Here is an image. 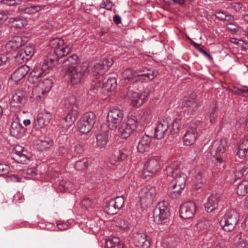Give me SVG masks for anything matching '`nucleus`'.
<instances>
[{
    "mask_svg": "<svg viewBox=\"0 0 248 248\" xmlns=\"http://www.w3.org/2000/svg\"><path fill=\"white\" fill-rule=\"evenodd\" d=\"M180 164L178 162H173L166 168V171L168 176L172 177L173 179L171 182V186L174 190L171 194L172 198H177L181 193V190L185 187L187 178L186 174L179 170Z\"/></svg>",
    "mask_w": 248,
    "mask_h": 248,
    "instance_id": "obj_1",
    "label": "nucleus"
},
{
    "mask_svg": "<svg viewBox=\"0 0 248 248\" xmlns=\"http://www.w3.org/2000/svg\"><path fill=\"white\" fill-rule=\"evenodd\" d=\"M62 105L66 109L67 115L61 120V123L63 128L67 130L76 121L79 108L73 95L64 98L62 102Z\"/></svg>",
    "mask_w": 248,
    "mask_h": 248,
    "instance_id": "obj_2",
    "label": "nucleus"
},
{
    "mask_svg": "<svg viewBox=\"0 0 248 248\" xmlns=\"http://www.w3.org/2000/svg\"><path fill=\"white\" fill-rule=\"evenodd\" d=\"M227 144L228 142L226 139L213 141L206 151L207 155L208 157H216L217 161L219 163H223Z\"/></svg>",
    "mask_w": 248,
    "mask_h": 248,
    "instance_id": "obj_3",
    "label": "nucleus"
},
{
    "mask_svg": "<svg viewBox=\"0 0 248 248\" xmlns=\"http://www.w3.org/2000/svg\"><path fill=\"white\" fill-rule=\"evenodd\" d=\"M138 119L136 116H130L126 122L124 121L115 130H117L118 135L122 139H126L130 136L133 131L137 128Z\"/></svg>",
    "mask_w": 248,
    "mask_h": 248,
    "instance_id": "obj_4",
    "label": "nucleus"
},
{
    "mask_svg": "<svg viewBox=\"0 0 248 248\" xmlns=\"http://www.w3.org/2000/svg\"><path fill=\"white\" fill-rule=\"evenodd\" d=\"M52 64L48 61L44 60V62L39 66L35 67L29 74L28 80L31 83L38 84L42 79L50 71Z\"/></svg>",
    "mask_w": 248,
    "mask_h": 248,
    "instance_id": "obj_5",
    "label": "nucleus"
},
{
    "mask_svg": "<svg viewBox=\"0 0 248 248\" xmlns=\"http://www.w3.org/2000/svg\"><path fill=\"white\" fill-rule=\"evenodd\" d=\"M88 62H84L78 66H71L66 70V74L70 77L73 84L80 83L85 72H88Z\"/></svg>",
    "mask_w": 248,
    "mask_h": 248,
    "instance_id": "obj_6",
    "label": "nucleus"
},
{
    "mask_svg": "<svg viewBox=\"0 0 248 248\" xmlns=\"http://www.w3.org/2000/svg\"><path fill=\"white\" fill-rule=\"evenodd\" d=\"M239 219V214L234 210H228L220 221L223 230L230 232L234 229Z\"/></svg>",
    "mask_w": 248,
    "mask_h": 248,
    "instance_id": "obj_7",
    "label": "nucleus"
},
{
    "mask_svg": "<svg viewBox=\"0 0 248 248\" xmlns=\"http://www.w3.org/2000/svg\"><path fill=\"white\" fill-rule=\"evenodd\" d=\"M169 215L168 203L163 201L160 202L154 210V219L158 225H163L167 222Z\"/></svg>",
    "mask_w": 248,
    "mask_h": 248,
    "instance_id": "obj_8",
    "label": "nucleus"
},
{
    "mask_svg": "<svg viewBox=\"0 0 248 248\" xmlns=\"http://www.w3.org/2000/svg\"><path fill=\"white\" fill-rule=\"evenodd\" d=\"M96 122L95 115L93 112L84 113L78 123V128L80 133H88L93 128Z\"/></svg>",
    "mask_w": 248,
    "mask_h": 248,
    "instance_id": "obj_9",
    "label": "nucleus"
},
{
    "mask_svg": "<svg viewBox=\"0 0 248 248\" xmlns=\"http://www.w3.org/2000/svg\"><path fill=\"white\" fill-rule=\"evenodd\" d=\"M108 126L111 129H115L117 126L125 121L123 111L118 108H112L108 113Z\"/></svg>",
    "mask_w": 248,
    "mask_h": 248,
    "instance_id": "obj_10",
    "label": "nucleus"
},
{
    "mask_svg": "<svg viewBox=\"0 0 248 248\" xmlns=\"http://www.w3.org/2000/svg\"><path fill=\"white\" fill-rule=\"evenodd\" d=\"M198 129L197 123H192L187 125L183 137L184 145L190 146L194 144L199 136Z\"/></svg>",
    "mask_w": 248,
    "mask_h": 248,
    "instance_id": "obj_11",
    "label": "nucleus"
},
{
    "mask_svg": "<svg viewBox=\"0 0 248 248\" xmlns=\"http://www.w3.org/2000/svg\"><path fill=\"white\" fill-rule=\"evenodd\" d=\"M160 157L152 156L145 161L143 173L147 176L152 175L160 170Z\"/></svg>",
    "mask_w": 248,
    "mask_h": 248,
    "instance_id": "obj_12",
    "label": "nucleus"
},
{
    "mask_svg": "<svg viewBox=\"0 0 248 248\" xmlns=\"http://www.w3.org/2000/svg\"><path fill=\"white\" fill-rule=\"evenodd\" d=\"M71 50V47L68 45H64L60 46L58 49L54 50L49 54L47 58L45 59L49 62L52 66L57 64V62L60 59L69 54Z\"/></svg>",
    "mask_w": 248,
    "mask_h": 248,
    "instance_id": "obj_13",
    "label": "nucleus"
},
{
    "mask_svg": "<svg viewBox=\"0 0 248 248\" xmlns=\"http://www.w3.org/2000/svg\"><path fill=\"white\" fill-rule=\"evenodd\" d=\"M132 240L135 246L140 248H148L151 243L149 236L143 231L133 232Z\"/></svg>",
    "mask_w": 248,
    "mask_h": 248,
    "instance_id": "obj_14",
    "label": "nucleus"
},
{
    "mask_svg": "<svg viewBox=\"0 0 248 248\" xmlns=\"http://www.w3.org/2000/svg\"><path fill=\"white\" fill-rule=\"evenodd\" d=\"M222 196L219 193L211 194L204 203L205 210L208 213H211L217 209L222 203Z\"/></svg>",
    "mask_w": 248,
    "mask_h": 248,
    "instance_id": "obj_15",
    "label": "nucleus"
},
{
    "mask_svg": "<svg viewBox=\"0 0 248 248\" xmlns=\"http://www.w3.org/2000/svg\"><path fill=\"white\" fill-rule=\"evenodd\" d=\"M156 189L155 187L148 186L143 187L139 192V198L143 203L148 204L153 202L156 194Z\"/></svg>",
    "mask_w": 248,
    "mask_h": 248,
    "instance_id": "obj_16",
    "label": "nucleus"
},
{
    "mask_svg": "<svg viewBox=\"0 0 248 248\" xmlns=\"http://www.w3.org/2000/svg\"><path fill=\"white\" fill-rule=\"evenodd\" d=\"M149 96V91H144L142 92H132L129 97L132 105L139 108L147 101Z\"/></svg>",
    "mask_w": 248,
    "mask_h": 248,
    "instance_id": "obj_17",
    "label": "nucleus"
},
{
    "mask_svg": "<svg viewBox=\"0 0 248 248\" xmlns=\"http://www.w3.org/2000/svg\"><path fill=\"white\" fill-rule=\"evenodd\" d=\"M196 204L189 202L184 203L181 206L180 216L184 219H189L193 217L196 211Z\"/></svg>",
    "mask_w": 248,
    "mask_h": 248,
    "instance_id": "obj_18",
    "label": "nucleus"
},
{
    "mask_svg": "<svg viewBox=\"0 0 248 248\" xmlns=\"http://www.w3.org/2000/svg\"><path fill=\"white\" fill-rule=\"evenodd\" d=\"M25 101L24 94L18 92L15 93L11 99L10 103V110L14 112H17L19 111L21 107L24 103Z\"/></svg>",
    "mask_w": 248,
    "mask_h": 248,
    "instance_id": "obj_19",
    "label": "nucleus"
},
{
    "mask_svg": "<svg viewBox=\"0 0 248 248\" xmlns=\"http://www.w3.org/2000/svg\"><path fill=\"white\" fill-rule=\"evenodd\" d=\"M170 126V122L167 118L163 119L159 121L155 131V137L157 139H162L164 138L168 132Z\"/></svg>",
    "mask_w": 248,
    "mask_h": 248,
    "instance_id": "obj_20",
    "label": "nucleus"
},
{
    "mask_svg": "<svg viewBox=\"0 0 248 248\" xmlns=\"http://www.w3.org/2000/svg\"><path fill=\"white\" fill-rule=\"evenodd\" d=\"M104 65L102 64L101 61H100L94 64H92L90 65L88 64V68L87 69L88 73L91 75L95 77L98 75V77L97 78L103 79V75L106 72V69H104Z\"/></svg>",
    "mask_w": 248,
    "mask_h": 248,
    "instance_id": "obj_21",
    "label": "nucleus"
},
{
    "mask_svg": "<svg viewBox=\"0 0 248 248\" xmlns=\"http://www.w3.org/2000/svg\"><path fill=\"white\" fill-rule=\"evenodd\" d=\"M51 118V115L49 112L39 114L33 123V127L36 129L43 128L48 124Z\"/></svg>",
    "mask_w": 248,
    "mask_h": 248,
    "instance_id": "obj_22",
    "label": "nucleus"
},
{
    "mask_svg": "<svg viewBox=\"0 0 248 248\" xmlns=\"http://www.w3.org/2000/svg\"><path fill=\"white\" fill-rule=\"evenodd\" d=\"M181 105L182 107L189 108L188 113L193 114L197 110L198 107V103L196 100V95L193 94L191 97L184 98L182 101Z\"/></svg>",
    "mask_w": 248,
    "mask_h": 248,
    "instance_id": "obj_23",
    "label": "nucleus"
},
{
    "mask_svg": "<svg viewBox=\"0 0 248 248\" xmlns=\"http://www.w3.org/2000/svg\"><path fill=\"white\" fill-rule=\"evenodd\" d=\"M30 70L28 65H22L15 70L11 76V78L16 82H18L25 77Z\"/></svg>",
    "mask_w": 248,
    "mask_h": 248,
    "instance_id": "obj_24",
    "label": "nucleus"
},
{
    "mask_svg": "<svg viewBox=\"0 0 248 248\" xmlns=\"http://www.w3.org/2000/svg\"><path fill=\"white\" fill-rule=\"evenodd\" d=\"M23 45L22 38L16 37L9 40L5 45V48L7 52L13 53L16 51Z\"/></svg>",
    "mask_w": 248,
    "mask_h": 248,
    "instance_id": "obj_25",
    "label": "nucleus"
},
{
    "mask_svg": "<svg viewBox=\"0 0 248 248\" xmlns=\"http://www.w3.org/2000/svg\"><path fill=\"white\" fill-rule=\"evenodd\" d=\"M152 138L147 135L143 136L140 140L137 146V150L139 152L144 153L148 152L150 148V143Z\"/></svg>",
    "mask_w": 248,
    "mask_h": 248,
    "instance_id": "obj_26",
    "label": "nucleus"
},
{
    "mask_svg": "<svg viewBox=\"0 0 248 248\" xmlns=\"http://www.w3.org/2000/svg\"><path fill=\"white\" fill-rule=\"evenodd\" d=\"M10 133L17 139L21 138L23 135V126L18 120L14 121L11 124Z\"/></svg>",
    "mask_w": 248,
    "mask_h": 248,
    "instance_id": "obj_27",
    "label": "nucleus"
},
{
    "mask_svg": "<svg viewBox=\"0 0 248 248\" xmlns=\"http://www.w3.org/2000/svg\"><path fill=\"white\" fill-rule=\"evenodd\" d=\"M108 141V134L107 132L98 134L96 136V144L98 148H104Z\"/></svg>",
    "mask_w": 248,
    "mask_h": 248,
    "instance_id": "obj_28",
    "label": "nucleus"
},
{
    "mask_svg": "<svg viewBox=\"0 0 248 248\" xmlns=\"http://www.w3.org/2000/svg\"><path fill=\"white\" fill-rule=\"evenodd\" d=\"M16 156L15 158L19 163H24L28 159L27 156L24 154L22 147L16 146L15 148Z\"/></svg>",
    "mask_w": 248,
    "mask_h": 248,
    "instance_id": "obj_29",
    "label": "nucleus"
},
{
    "mask_svg": "<svg viewBox=\"0 0 248 248\" xmlns=\"http://www.w3.org/2000/svg\"><path fill=\"white\" fill-rule=\"evenodd\" d=\"M102 80L97 78H94L92 79L89 91V93L93 95V93H96L98 90L102 87L103 81Z\"/></svg>",
    "mask_w": 248,
    "mask_h": 248,
    "instance_id": "obj_30",
    "label": "nucleus"
},
{
    "mask_svg": "<svg viewBox=\"0 0 248 248\" xmlns=\"http://www.w3.org/2000/svg\"><path fill=\"white\" fill-rule=\"evenodd\" d=\"M106 248H124L118 237H113L106 241Z\"/></svg>",
    "mask_w": 248,
    "mask_h": 248,
    "instance_id": "obj_31",
    "label": "nucleus"
},
{
    "mask_svg": "<svg viewBox=\"0 0 248 248\" xmlns=\"http://www.w3.org/2000/svg\"><path fill=\"white\" fill-rule=\"evenodd\" d=\"M206 180V179L204 173L202 172H199L193 178L192 181L197 188H199L205 183Z\"/></svg>",
    "mask_w": 248,
    "mask_h": 248,
    "instance_id": "obj_32",
    "label": "nucleus"
},
{
    "mask_svg": "<svg viewBox=\"0 0 248 248\" xmlns=\"http://www.w3.org/2000/svg\"><path fill=\"white\" fill-rule=\"evenodd\" d=\"M41 86L37 85L34 88H33L32 91V97L36 100L44 98L47 93L45 92L42 88Z\"/></svg>",
    "mask_w": 248,
    "mask_h": 248,
    "instance_id": "obj_33",
    "label": "nucleus"
},
{
    "mask_svg": "<svg viewBox=\"0 0 248 248\" xmlns=\"http://www.w3.org/2000/svg\"><path fill=\"white\" fill-rule=\"evenodd\" d=\"M211 226V221L203 219L197 222L196 225L197 231H202L206 232L208 230L210 229Z\"/></svg>",
    "mask_w": 248,
    "mask_h": 248,
    "instance_id": "obj_34",
    "label": "nucleus"
},
{
    "mask_svg": "<svg viewBox=\"0 0 248 248\" xmlns=\"http://www.w3.org/2000/svg\"><path fill=\"white\" fill-rule=\"evenodd\" d=\"M117 80L115 78H109L105 82L103 81L102 87L108 91H114L117 87Z\"/></svg>",
    "mask_w": 248,
    "mask_h": 248,
    "instance_id": "obj_35",
    "label": "nucleus"
},
{
    "mask_svg": "<svg viewBox=\"0 0 248 248\" xmlns=\"http://www.w3.org/2000/svg\"><path fill=\"white\" fill-rule=\"evenodd\" d=\"M10 22L12 24V26L17 28H22L27 25L26 20L19 16L10 18Z\"/></svg>",
    "mask_w": 248,
    "mask_h": 248,
    "instance_id": "obj_36",
    "label": "nucleus"
},
{
    "mask_svg": "<svg viewBox=\"0 0 248 248\" xmlns=\"http://www.w3.org/2000/svg\"><path fill=\"white\" fill-rule=\"evenodd\" d=\"M236 192L239 196H245L248 192V181H243L239 183Z\"/></svg>",
    "mask_w": 248,
    "mask_h": 248,
    "instance_id": "obj_37",
    "label": "nucleus"
},
{
    "mask_svg": "<svg viewBox=\"0 0 248 248\" xmlns=\"http://www.w3.org/2000/svg\"><path fill=\"white\" fill-rule=\"evenodd\" d=\"M216 17L221 21H232L234 20L233 16L227 12L218 11L215 14Z\"/></svg>",
    "mask_w": 248,
    "mask_h": 248,
    "instance_id": "obj_38",
    "label": "nucleus"
},
{
    "mask_svg": "<svg viewBox=\"0 0 248 248\" xmlns=\"http://www.w3.org/2000/svg\"><path fill=\"white\" fill-rule=\"evenodd\" d=\"M104 210L107 214L110 215L116 214L119 211L114 205L113 200H111L107 202Z\"/></svg>",
    "mask_w": 248,
    "mask_h": 248,
    "instance_id": "obj_39",
    "label": "nucleus"
},
{
    "mask_svg": "<svg viewBox=\"0 0 248 248\" xmlns=\"http://www.w3.org/2000/svg\"><path fill=\"white\" fill-rule=\"evenodd\" d=\"M78 60V57L76 54H73L68 57L64 61V63H65L64 66H66V70L71 66H78L79 65H77Z\"/></svg>",
    "mask_w": 248,
    "mask_h": 248,
    "instance_id": "obj_40",
    "label": "nucleus"
},
{
    "mask_svg": "<svg viewBox=\"0 0 248 248\" xmlns=\"http://www.w3.org/2000/svg\"><path fill=\"white\" fill-rule=\"evenodd\" d=\"M52 84L53 82L51 79L46 78L43 80H41L38 85L42 86L41 88L45 90V92L48 93L52 87Z\"/></svg>",
    "mask_w": 248,
    "mask_h": 248,
    "instance_id": "obj_41",
    "label": "nucleus"
},
{
    "mask_svg": "<svg viewBox=\"0 0 248 248\" xmlns=\"http://www.w3.org/2000/svg\"><path fill=\"white\" fill-rule=\"evenodd\" d=\"M64 45V40L59 38H54L49 42L50 46L54 50L58 49L60 46Z\"/></svg>",
    "mask_w": 248,
    "mask_h": 248,
    "instance_id": "obj_42",
    "label": "nucleus"
},
{
    "mask_svg": "<svg viewBox=\"0 0 248 248\" xmlns=\"http://www.w3.org/2000/svg\"><path fill=\"white\" fill-rule=\"evenodd\" d=\"M89 160L87 158H83L79 160L75 164V168L78 170H82L86 169L89 165Z\"/></svg>",
    "mask_w": 248,
    "mask_h": 248,
    "instance_id": "obj_43",
    "label": "nucleus"
},
{
    "mask_svg": "<svg viewBox=\"0 0 248 248\" xmlns=\"http://www.w3.org/2000/svg\"><path fill=\"white\" fill-rule=\"evenodd\" d=\"M136 72H133L131 69L128 68L125 69L122 73V77L123 78L131 80L132 82L134 81V77Z\"/></svg>",
    "mask_w": 248,
    "mask_h": 248,
    "instance_id": "obj_44",
    "label": "nucleus"
},
{
    "mask_svg": "<svg viewBox=\"0 0 248 248\" xmlns=\"http://www.w3.org/2000/svg\"><path fill=\"white\" fill-rule=\"evenodd\" d=\"M230 9L236 12L241 13L244 10L243 4L241 2H232L229 4Z\"/></svg>",
    "mask_w": 248,
    "mask_h": 248,
    "instance_id": "obj_45",
    "label": "nucleus"
},
{
    "mask_svg": "<svg viewBox=\"0 0 248 248\" xmlns=\"http://www.w3.org/2000/svg\"><path fill=\"white\" fill-rule=\"evenodd\" d=\"M157 75V72L155 70L152 71L150 73H146L144 74H139V79L141 78H146L147 81L151 80L155 78Z\"/></svg>",
    "mask_w": 248,
    "mask_h": 248,
    "instance_id": "obj_46",
    "label": "nucleus"
},
{
    "mask_svg": "<svg viewBox=\"0 0 248 248\" xmlns=\"http://www.w3.org/2000/svg\"><path fill=\"white\" fill-rule=\"evenodd\" d=\"M111 200H113L114 205L116 207L118 210L121 209L124 205V199L123 196H118L114 199H111Z\"/></svg>",
    "mask_w": 248,
    "mask_h": 248,
    "instance_id": "obj_47",
    "label": "nucleus"
},
{
    "mask_svg": "<svg viewBox=\"0 0 248 248\" xmlns=\"http://www.w3.org/2000/svg\"><path fill=\"white\" fill-rule=\"evenodd\" d=\"M25 55L29 58H31L34 54V46L32 45H28L22 49Z\"/></svg>",
    "mask_w": 248,
    "mask_h": 248,
    "instance_id": "obj_48",
    "label": "nucleus"
},
{
    "mask_svg": "<svg viewBox=\"0 0 248 248\" xmlns=\"http://www.w3.org/2000/svg\"><path fill=\"white\" fill-rule=\"evenodd\" d=\"M122 155L119 151L116 152L114 155L110 157L109 162L113 165H117L122 159Z\"/></svg>",
    "mask_w": 248,
    "mask_h": 248,
    "instance_id": "obj_49",
    "label": "nucleus"
},
{
    "mask_svg": "<svg viewBox=\"0 0 248 248\" xmlns=\"http://www.w3.org/2000/svg\"><path fill=\"white\" fill-rule=\"evenodd\" d=\"M217 116V107L216 104H213L212 107L211 111L210 112V121L211 123H214L216 121Z\"/></svg>",
    "mask_w": 248,
    "mask_h": 248,
    "instance_id": "obj_50",
    "label": "nucleus"
},
{
    "mask_svg": "<svg viewBox=\"0 0 248 248\" xmlns=\"http://www.w3.org/2000/svg\"><path fill=\"white\" fill-rule=\"evenodd\" d=\"M41 7L39 5L31 6L26 7L24 9V12L28 14H33L41 10Z\"/></svg>",
    "mask_w": 248,
    "mask_h": 248,
    "instance_id": "obj_51",
    "label": "nucleus"
},
{
    "mask_svg": "<svg viewBox=\"0 0 248 248\" xmlns=\"http://www.w3.org/2000/svg\"><path fill=\"white\" fill-rule=\"evenodd\" d=\"M100 7L101 8L111 11L113 7V3L110 0H102L100 4Z\"/></svg>",
    "mask_w": 248,
    "mask_h": 248,
    "instance_id": "obj_52",
    "label": "nucleus"
},
{
    "mask_svg": "<svg viewBox=\"0 0 248 248\" xmlns=\"http://www.w3.org/2000/svg\"><path fill=\"white\" fill-rule=\"evenodd\" d=\"M239 241L236 243L234 248H247L248 243L246 237H239Z\"/></svg>",
    "mask_w": 248,
    "mask_h": 248,
    "instance_id": "obj_53",
    "label": "nucleus"
},
{
    "mask_svg": "<svg viewBox=\"0 0 248 248\" xmlns=\"http://www.w3.org/2000/svg\"><path fill=\"white\" fill-rule=\"evenodd\" d=\"M16 59L18 62H22L24 61L28 60L29 58H28L27 56L25 55L22 49L18 51L16 56Z\"/></svg>",
    "mask_w": 248,
    "mask_h": 248,
    "instance_id": "obj_54",
    "label": "nucleus"
},
{
    "mask_svg": "<svg viewBox=\"0 0 248 248\" xmlns=\"http://www.w3.org/2000/svg\"><path fill=\"white\" fill-rule=\"evenodd\" d=\"M248 152V149L243 147V145H239L238 151L237 152V155L239 158H243L246 156Z\"/></svg>",
    "mask_w": 248,
    "mask_h": 248,
    "instance_id": "obj_55",
    "label": "nucleus"
},
{
    "mask_svg": "<svg viewBox=\"0 0 248 248\" xmlns=\"http://www.w3.org/2000/svg\"><path fill=\"white\" fill-rule=\"evenodd\" d=\"M53 141L50 140L49 141H41L39 144L42 147L41 150H46L53 145Z\"/></svg>",
    "mask_w": 248,
    "mask_h": 248,
    "instance_id": "obj_56",
    "label": "nucleus"
},
{
    "mask_svg": "<svg viewBox=\"0 0 248 248\" xmlns=\"http://www.w3.org/2000/svg\"><path fill=\"white\" fill-rule=\"evenodd\" d=\"M10 170V167L6 164H0V176L7 174Z\"/></svg>",
    "mask_w": 248,
    "mask_h": 248,
    "instance_id": "obj_57",
    "label": "nucleus"
},
{
    "mask_svg": "<svg viewBox=\"0 0 248 248\" xmlns=\"http://www.w3.org/2000/svg\"><path fill=\"white\" fill-rule=\"evenodd\" d=\"M102 64L104 65V69H106L107 71L108 68L110 67L113 63V61L111 58H108L101 61Z\"/></svg>",
    "mask_w": 248,
    "mask_h": 248,
    "instance_id": "obj_58",
    "label": "nucleus"
},
{
    "mask_svg": "<svg viewBox=\"0 0 248 248\" xmlns=\"http://www.w3.org/2000/svg\"><path fill=\"white\" fill-rule=\"evenodd\" d=\"M8 60V57L5 53H0V66L6 64Z\"/></svg>",
    "mask_w": 248,
    "mask_h": 248,
    "instance_id": "obj_59",
    "label": "nucleus"
},
{
    "mask_svg": "<svg viewBox=\"0 0 248 248\" xmlns=\"http://www.w3.org/2000/svg\"><path fill=\"white\" fill-rule=\"evenodd\" d=\"M21 0H2L3 3L9 6L18 5Z\"/></svg>",
    "mask_w": 248,
    "mask_h": 248,
    "instance_id": "obj_60",
    "label": "nucleus"
},
{
    "mask_svg": "<svg viewBox=\"0 0 248 248\" xmlns=\"http://www.w3.org/2000/svg\"><path fill=\"white\" fill-rule=\"evenodd\" d=\"M67 152V148L63 145L60 146L57 150L58 155H62Z\"/></svg>",
    "mask_w": 248,
    "mask_h": 248,
    "instance_id": "obj_61",
    "label": "nucleus"
},
{
    "mask_svg": "<svg viewBox=\"0 0 248 248\" xmlns=\"http://www.w3.org/2000/svg\"><path fill=\"white\" fill-rule=\"evenodd\" d=\"M57 225L60 231H64L69 228V225L66 222L59 223Z\"/></svg>",
    "mask_w": 248,
    "mask_h": 248,
    "instance_id": "obj_62",
    "label": "nucleus"
},
{
    "mask_svg": "<svg viewBox=\"0 0 248 248\" xmlns=\"http://www.w3.org/2000/svg\"><path fill=\"white\" fill-rule=\"evenodd\" d=\"M243 171L240 170L239 168L236 170L234 172V177L236 179L240 178L244 175V173L245 172V170H244Z\"/></svg>",
    "mask_w": 248,
    "mask_h": 248,
    "instance_id": "obj_63",
    "label": "nucleus"
},
{
    "mask_svg": "<svg viewBox=\"0 0 248 248\" xmlns=\"http://www.w3.org/2000/svg\"><path fill=\"white\" fill-rule=\"evenodd\" d=\"M26 174L31 177H34L36 175V171L34 168H28L26 170Z\"/></svg>",
    "mask_w": 248,
    "mask_h": 248,
    "instance_id": "obj_64",
    "label": "nucleus"
}]
</instances>
